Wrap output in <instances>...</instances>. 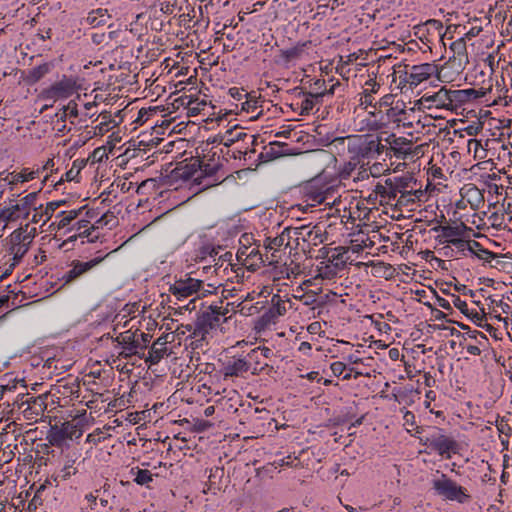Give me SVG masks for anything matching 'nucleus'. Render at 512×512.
Listing matches in <instances>:
<instances>
[{
	"mask_svg": "<svg viewBox=\"0 0 512 512\" xmlns=\"http://www.w3.org/2000/svg\"><path fill=\"white\" fill-rule=\"evenodd\" d=\"M432 230L438 233L436 241L440 244L453 245L454 241L465 234L467 227L462 223L458 226L439 225L434 227Z\"/></svg>",
	"mask_w": 512,
	"mask_h": 512,
	"instance_id": "nucleus-17",
	"label": "nucleus"
},
{
	"mask_svg": "<svg viewBox=\"0 0 512 512\" xmlns=\"http://www.w3.org/2000/svg\"><path fill=\"white\" fill-rule=\"evenodd\" d=\"M332 373L335 376H341L346 371V365L343 362L337 361L331 364L330 366Z\"/></svg>",
	"mask_w": 512,
	"mask_h": 512,
	"instance_id": "nucleus-59",
	"label": "nucleus"
},
{
	"mask_svg": "<svg viewBox=\"0 0 512 512\" xmlns=\"http://www.w3.org/2000/svg\"><path fill=\"white\" fill-rule=\"evenodd\" d=\"M201 287H203V281L186 276L170 285L169 292L178 300H183L197 294Z\"/></svg>",
	"mask_w": 512,
	"mask_h": 512,
	"instance_id": "nucleus-10",
	"label": "nucleus"
},
{
	"mask_svg": "<svg viewBox=\"0 0 512 512\" xmlns=\"http://www.w3.org/2000/svg\"><path fill=\"white\" fill-rule=\"evenodd\" d=\"M385 138H383L382 136H376L374 137V142L372 144V147H374V151H375V155L378 156L380 154H382L384 152V150L386 149V145H384L382 143V141L384 140Z\"/></svg>",
	"mask_w": 512,
	"mask_h": 512,
	"instance_id": "nucleus-57",
	"label": "nucleus"
},
{
	"mask_svg": "<svg viewBox=\"0 0 512 512\" xmlns=\"http://www.w3.org/2000/svg\"><path fill=\"white\" fill-rule=\"evenodd\" d=\"M289 229L288 234H290L296 246H300L301 242L317 246L324 241L322 230L318 226L302 225L299 227H289Z\"/></svg>",
	"mask_w": 512,
	"mask_h": 512,
	"instance_id": "nucleus-8",
	"label": "nucleus"
},
{
	"mask_svg": "<svg viewBox=\"0 0 512 512\" xmlns=\"http://www.w3.org/2000/svg\"><path fill=\"white\" fill-rule=\"evenodd\" d=\"M426 26L428 27V29H432L435 32H437L439 35H441L443 25H442V22H440L439 20H435V19L428 20L426 22Z\"/></svg>",
	"mask_w": 512,
	"mask_h": 512,
	"instance_id": "nucleus-62",
	"label": "nucleus"
},
{
	"mask_svg": "<svg viewBox=\"0 0 512 512\" xmlns=\"http://www.w3.org/2000/svg\"><path fill=\"white\" fill-rule=\"evenodd\" d=\"M222 323L221 313L217 312L216 305H209L206 309L200 311L195 321V328L192 333L196 341L192 342L194 347L205 340L210 330Z\"/></svg>",
	"mask_w": 512,
	"mask_h": 512,
	"instance_id": "nucleus-1",
	"label": "nucleus"
},
{
	"mask_svg": "<svg viewBox=\"0 0 512 512\" xmlns=\"http://www.w3.org/2000/svg\"><path fill=\"white\" fill-rule=\"evenodd\" d=\"M110 18L111 15L107 9L97 8L88 13V16L85 18V22L95 28L106 25Z\"/></svg>",
	"mask_w": 512,
	"mask_h": 512,
	"instance_id": "nucleus-26",
	"label": "nucleus"
},
{
	"mask_svg": "<svg viewBox=\"0 0 512 512\" xmlns=\"http://www.w3.org/2000/svg\"><path fill=\"white\" fill-rule=\"evenodd\" d=\"M153 474L147 469H137L135 472L134 481L138 485H146L149 487V483L153 480Z\"/></svg>",
	"mask_w": 512,
	"mask_h": 512,
	"instance_id": "nucleus-43",
	"label": "nucleus"
},
{
	"mask_svg": "<svg viewBox=\"0 0 512 512\" xmlns=\"http://www.w3.org/2000/svg\"><path fill=\"white\" fill-rule=\"evenodd\" d=\"M167 337L168 335L161 336L152 344L146 362H149L151 365L158 364L164 355L167 354Z\"/></svg>",
	"mask_w": 512,
	"mask_h": 512,
	"instance_id": "nucleus-22",
	"label": "nucleus"
},
{
	"mask_svg": "<svg viewBox=\"0 0 512 512\" xmlns=\"http://www.w3.org/2000/svg\"><path fill=\"white\" fill-rule=\"evenodd\" d=\"M273 308L271 309V312L277 315H283L286 312V304L284 301L280 299L279 296L275 295L272 298Z\"/></svg>",
	"mask_w": 512,
	"mask_h": 512,
	"instance_id": "nucleus-48",
	"label": "nucleus"
},
{
	"mask_svg": "<svg viewBox=\"0 0 512 512\" xmlns=\"http://www.w3.org/2000/svg\"><path fill=\"white\" fill-rule=\"evenodd\" d=\"M461 196L470 204L473 210H477L484 203L481 191L474 185H468L461 189Z\"/></svg>",
	"mask_w": 512,
	"mask_h": 512,
	"instance_id": "nucleus-24",
	"label": "nucleus"
},
{
	"mask_svg": "<svg viewBox=\"0 0 512 512\" xmlns=\"http://www.w3.org/2000/svg\"><path fill=\"white\" fill-rule=\"evenodd\" d=\"M75 463H76L75 460H71V461H68L67 464L64 466V468L62 470L64 478H68L77 473V467L75 466Z\"/></svg>",
	"mask_w": 512,
	"mask_h": 512,
	"instance_id": "nucleus-53",
	"label": "nucleus"
},
{
	"mask_svg": "<svg viewBox=\"0 0 512 512\" xmlns=\"http://www.w3.org/2000/svg\"><path fill=\"white\" fill-rule=\"evenodd\" d=\"M466 92H467V95L469 96L470 101L481 98L486 95V91L483 88H481L479 90H476L473 88L466 89Z\"/></svg>",
	"mask_w": 512,
	"mask_h": 512,
	"instance_id": "nucleus-61",
	"label": "nucleus"
},
{
	"mask_svg": "<svg viewBox=\"0 0 512 512\" xmlns=\"http://www.w3.org/2000/svg\"><path fill=\"white\" fill-rule=\"evenodd\" d=\"M451 98L454 105H457V103L470 101L466 90H451Z\"/></svg>",
	"mask_w": 512,
	"mask_h": 512,
	"instance_id": "nucleus-49",
	"label": "nucleus"
},
{
	"mask_svg": "<svg viewBox=\"0 0 512 512\" xmlns=\"http://www.w3.org/2000/svg\"><path fill=\"white\" fill-rule=\"evenodd\" d=\"M237 257L244 261V265L250 270H256L261 264L265 263L266 258L256 247H244L238 250Z\"/></svg>",
	"mask_w": 512,
	"mask_h": 512,
	"instance_id": "nucleus-18",
	"label": "nucleus"
},
{
	"mask_svg": "<svg viewBox=\"0 0 512 512\" xmlns=\"http://www.w3.org/2000/svg\"><path fill=\"white\" fill-rule=\"evenodd\" d=\"M230 306H232L231 303H227V305L225 307H222V306H217L216 305V310L217 312L221 313V320L222 322H227L228 318L227 317V314L230 312Z\"/></svg>",
	"mask_w": 512,
	"mask_h": 512,
	"instance_id": "nucleus-63",
	"label": "nucleus"
},
{
	"mask_svg": "<svg viewBox=\"0 0 512 512\" xmlns=\"http://www.w3.org/2000/svg\"><path fill=\"white\" fill-rule=\"evenodd\" d=\"M245 101L241 104V110L250 114V119H256L262 114L261 106L258 105V99L249 94L244 95Z\"/></svg>",
	"mask_w": 512,
	"mask_h": 512,
	"instance_id": "nucleus-32",
	"label": "nucleus"
},
{
	"mask_svg": "<svg viewBox=\"0 0 512 512\" xmlns=\"http://www.w3.org/2000/svg\"><path fill=\"white\" fill-rule=\"evenodd\" d=\"M76 81L69 77H63L50 87L43 89L39 97L43 100H51L55 102L58 99L70 97L76 90Z\"/></svg>",
	"mask_w": 512,
	"mask_h": 512,
	"instance_id": "nucleus-7",
	"label": "nucleus"
},
{
	"mask_svg": "<svg viewBox=\"0 0 512 512\" xmlns=\"http://www.w3.org/2000/svg\"><path fill=\"white\" fill-rule=\"evenodd\" d=\"M204 106H206L205 101L198 102L197 100H191L188 103V110L191 115H197L201 112V110L204 109Z\"/></svg>",
	"mask_w": 512,
	"mask_h": 512,
	"instance_id": "nucleus-50",
	"label": "nucleus"
},
{
	"mask_svg": "<svg viewBox=\"0 0 512 512\" xmlns=\"http://www.w3.org/2000/svg\"><path fill=\"white\" fill-rule=\"evenodd\" d=\"M81 210H71L68 212H61L58 216H61L62 218L58 222V229H62L66 226H68L74 219L77 218L78 214Z\"/></svg>",
	"mask_w": 512,
	"mask_h": 512,
	"instance_id": "nucleus-44",
	"label": "nucleus"
},
{
	"mask_svg": "<svg viewBox=\"0 0 512 512\" xmlns=\"http://www.w3.org/2000/svg\"><path fill=\"white\" fill-rule=\"evenodd\" d=\"M33 235L22 230H15L11 235L10 253L15 261H20L29 250Z\"/></svg>",
	"mask_w": 512,
	"mask_h": 512,
	"instance_id": "nucleus-14",
	"label": "nucleus"
},
{
	"mask_svg": "<svg viewBox=\"0 0 512 512\" xmlns=\"http://www.w3.org/2000/svg\"><path fill=\"white\" fill-rule=\"evenodd\" d=\"M112 252H109L105 256H99L95 257L87 262H81L78 260H75L72 262L71 266L72 268L67 271L63 277L62 280L64 281V284H69L85 274L86 272L90 271L92 268L99 265L107 256H109Z\"/></svg>",
	"mask_w": 512,
	"mask_h": 512,
	"instance_id": "nucleus-12",
	"label": "nucleus"
},
{
	"mask_svg": "<svg viewBox=\"0 0 512 512\" xmlns=\"http://www.w3.org/2000/svg\"><path fill=\"white\" fill-rule=\"evenodd\" d=\"M411 195L414 197L415 203H420L426 201L427 193L425 190H422L421 188H411Z\"/></svg>",
	"mask_w": 512,
	"mask_h": 512,
	"instance_id": "nucleus-54",
	"label": "nucleus"
},
{
	"mask_svg": "<svg viewBox=\"0 0 512 512\" xmlns=\"http://www.w3.org/2000/svg\"><path fill=\"white\" fill-rule=\"evenodd\" d=\"M51 67V64L43 63L37 67L31 68L28 70L24 80L27 84H35L50 72Z\"/></svg>",
	"mask_w": 512,
	"mask_h": 512,
	"instance_id": "nucleus-30",
	"label": "nucleus"
},
{
	"mask_svg": "<svg viewBox=\"0 0 512 512\" xmlns=\"http://www.w3.org/2000/svg\"><path fill=\"white\" fill-rule=\"evenodd\" d=\"M37 198V193L32 192L26 195L24 198L20 200L19 203L11 206V208L7 209L8 218L12 219L15 217H19L16 212L23 211L25 216H28V209L35 204V200Z\"/></svg>",
	"mask_w": 512,
	"mask_h": 512,
	"instance_id": "nucleus-25",
	"label": "nucleus"
},
{
	"mask_svg": "<svg viewBox=\"0 0 512 512\" xmlns=\"http://www.w3.org/2000/svg\"><path fill=\"white\" fill-rule=\"evenodd\" d=\"M313 99L310 93H303V99L299 102L291 104V108L294 110H299L300 115H308L310 111L314 108Z\"/></svg>",
	"mask_w": 512,
	"mask_h": 512,
	"instance_id": "nucleus-37",
	"label": "nucleus"
},
{
	"mask_svg": "<svg viewBox=\"0 0 512 512\" xmlns=\"http://www.w3.org/2000/svg\"><path fill=\"white\" fill-rule=\"evenodd\" d=\"M96 120H99V124L95 127L96 135H103L116 126L115 120L109 112H102Z\"/></svg>",
	"mask_w": 512,
	"mask_h": 512,
	"instance_id": "nucleus-35",
	"label": "nucleus"
},
{
	"mask_svg": "<svg viewBox=\"0 0 512 512\" xmlns=\"http://www.w3.org/2000/svg\"><path fill=\"white\" fill-rule=\"evenodd\" d=\"M437 70L436 65L431 63H424L420 65H414L411 67L410 71H406L405 73V81L410 84V86H417L421 82L427 80L431 77Z\"/></svg>",
	"mask_w": 512,
	"mask_h": 512,
	"instance_id": "nucleus-15",
	"label": "nucleus"
},
{
	"mask_svg": "<svg viewBox=\"0 0 512 512\" xmlns=\"http://www.w3.org/2000/svg\"><path fill=\"white\" fill-rule=\"evenodd\" d=\"M96 230V227L95 226H91L90 228H86L82 231H79L78 234H75L73 236H70L68 239H67V242H72V241H75L77 239V237H88V242H95L99 236L98 235H94L92 236V233L93 231Z\"/></svg>",
	"mask_w": 512,
	"mask_h": 512,
	"instance_id": "nucleus-46",
	"label": "nucleus"
},
{
	"mask_svg": "<svg viewBox=\"0 0 512 512\" xmlns=\"http://www.w3.org/2000/svg\"><path fill=\"white\" fill-rule=\"evenodd\" d=\"M18 385H20L21 388H25L23 380H17L16 378L12 377V375H5L0 382V398H2L6 392L15 391L18 388Z\"/></svg>",
	"mask_w": 512,
	"mask_h": 512,
	"instance_id": "nucleus-36",
	"label": "nucleus"
},
{
	"mask_svg": "<svg viewBox=\"0 0 512 512\" xmlns=\"http://www.w3.org/2000/svg\"><path fill=\"white\" fill-rule=\"evenodd\" d=\"M385 142L390 144V149L394 152L395 155L399 156L401 154H408L410 153V148L405 149L403 145H411V141L407 140L406 138L399 137L396 138L394 134L387 136L384 139Z\"/></svg>",
	"mask_w": 512,
	"mask_h": 512,
	"instance_id": "nucleus-31",
	"label": "nucleus"
},
{
	"mask_svg": "<svg viewBox=\"0 0 512 512\" xmlns=\"http://www.w3.org/2000/svg\"><path fill=\"white\" fill-rule=\"evenodd\" d=\"M432 485L436 493L446 500L456 501L460 504H464L469 502L471 499V496L469 495L466 488L458 485L445 474H442L439 478L434 479Z\"/></svg>",
	"mask_w": 512,
	"mask_h": 512,
	"instance_id": "nucleus-2",
	"label": "nucleus"
},
{
	"mask_svg": "<svg viewBox=\"0 0 512 512\" xmlns=\"http://www.w3.org/2000/svg\"><path fill=\"white\" fill-rule=\"evenodd\" d=\"M405 111L403 108H399L398 106H395V107H391L387 110L386 112V116H387V119H394V121H401L400 118H398V115L400 114H404Z\"/></svg>",
	"mask_w": 512,
	"mask_h": 512,
	"instance_id": "nucleus-56",
	"label": "nucleus"
},
{
	"mask_svg": "<svg viewBox=\"0 0 512 512\" xmlns=\"http://www.w3.org/2000/svg\"><path fill=\"white\" fill-rule=\"evenodd\" d=\"M425 445L446 459H450L452 454L458 453L460 448L453 436L447 435L439 429L426 437Z\"/></svg>",
	"mask_w": 512,
	"mask_h": 512,
	"instance_id": "nucleus-4",
	"label": "nucleus"
},
{
	"mask_svg": "<svg viewBox=\"0 0 512 512\" xmlns=\"http://www.w3.org/2000/svg\"><path fill=\"white\" fill-rule=\"evenodd\" d=\"M46 396H30L26 395L22 397L19 408L22 409V413L25 419L37 422L41 418L46 410Z\"/></svg>",
	"mask_w": 512,
	"mask_h": 512,
	"instance_id": "nucleus-9",
	"label": "nucleus"
},
{
	"mask_svg": "<svg viewBox=\"0 0 512 512\" xmlns=\"http://www.w3.org/2000/svg\"><path fill=\"white\" fill-rule=\"evenodd\" d=\"M299 464V461L297 458H291V456H288L286 458H283L280 460L279 465L280 466H291V467H297Z\"/></svg>",
	"mask_w": 512,
	"mask_h": 512,
	"instance_id": "nucleus-64",
	"label": "nucleus"
},
{
	"mask_svg": "<svg viewBox=\"0 0 512 512\" xmlns=\"http://www.w3.org/2000/svg\"><path fill=\"white\" fill-rule=\"evenodd\" d=\"M219 142L224 146H231L235 142L244 141L246 138L250 139L252 143L255 141L254 135H249L244 131V128L238 125L233 126L226 130L222 135L219 136Z\"/></svg>",
	"mask_w": 512,
	"mask_h": 512,
	"instance_id": "nucleus-20",
	"label": "nucleus"
},
{
	"mask_svg": "<svg viewBox=\"0 0 512 512\" xmlns=\"http://www.w3.org/2000/svg\"><path fill=\"white\" fill-rule=\"evenodd\" d=\"M65 203V201H54V202H49L47 205H46V208L45 210L40 214V216H46V219L44 222H46L47 220H49L53 213L61 206Z\"/></svg>",
	"mask_w": 512,
	"mask_h": 512,
	"instance_id": "nucleus-47",
	"label": "nucleus"
},
{
	"mask_svg": "<svg viewBox=\"0 0 512 512\" xmlns=\"http://www.w3.org/2000/svg\"><path fill=\"white\" fill-rule=\"evenodd\" d=\"M249 370L248 361L246 355L233 357L229 361L223 370L224 377H243Z\"/></svg>",
	"mask_w": 512,
	"mask_h": 512,
	"instance_id": "nucleus-19",
	"label": "nucleus"
},
{
	"mask_svg": "<svg viewBox=\"0 0 512 512\" xmlns=\"http://www.w3.org/2000/svg\"><path fill=\"white\" fill-rule=\"evenodd\" d=\"M86 166V160L76 159L72 163V167L65 173L66 181H74L77 179L80 171Z\"/></svg>",
	"mask_w": 512,
	"mask_h": 512,
	"instance_id": "nucleus-40",
	"label": "nucleus"
},
{
	"mask_svg": "<svg viewBox=\"0 0 512 512\" xmlns=\"http://www.w3.org/2000/svg\"><path fill=\"white\" fill-rule=\"evenodd\" d=\"M316 272L317 274L314 279L331 280L337 276L339 270L331 266V264L321 262V264L317 266Z\"/></svg>",
	"mask_w": 512,
	"mask_h": 512,
	"instance_id": "nucleus-38",
	"label": "nucleus"
},
{
	"mask_svg": "<svg viewBox=\"0 0 512 512\" xmlns=\"http://www.w3.org/2000/svg\"><path fill=\"white\" fill-rule=\"evenodd\" d=\"M453 305L459 309L462 313L467 314L468 312V305L466 301L462 300L459 296L453 295Z\"/></svg>",
	"mask_w": 512,
	"mask_h": 512,
	"instance_id": "nucleus-60",
	"label": "nucleus"
},
{
	"mask_svg": "<svg viewBox=\"0 0 512 512\" xmlns=\"http://www.w3.org/2000/svg\"><path fill=\"white\" fill-rule=\"evenodd\" d=\"M478 258L489 262L492 258H494V254L487 249L480 247H474V252Z\"/></svg>",
	"mask_w": 512,
	"mask_h": 512,
	"instance_id": "nucleus-52",
	"label": "nucleus"
},
{
	"mask_svg": "<svg viewBox=\"0 0 512 512\" xmlns=\"http://www.w3.org/2000/svg\"><path fill=\"white\" fill-rule=\"evenodd\" d=\"M295 297L299 298L306 306L313 305L317 302V296L314 292H306L299 296L296 295Z\"/></svg>",
	"mask_w": 512,
	"mask_h": 512,
	"instance_id": "nucleus-51",
	"label": "nucleus"
},
{
	"mask_svg": "<svg viewBox=\"0 0 512 512\" xmlns=\"http://www.w3.org/2000/svg\"><path fill=\"white\" fill-rule=\"evenodd\" d=\"M176 0H152L149 5V13L154 18L160 15H171L176 7Z\"/></svg>",
	"mask_w": 512,
	"mask_h": 512,
	"instance_id": "nucleus-23",
	"label": "nucleus"
},
{
	"mask_svg": "<svg viewBox=\"0 0 512 512\" xmlns=\"http://www.w3.org/2000/svg\"><path fill=\"white\" fill-rule=\"evenodd\" d=\"M62 110L69 114L70 118H76L79 115L77 103L74 100L69 101V103L63 106Z\"/></svg>",
	"mask_w": 512,
	"mask_h": 512,
	"instance_id": "nucleus-55",
	"label": "nucleus"
},
{
	"mask_svg": "<svg viewBox=\"0 0 512 512\" xmlns=\"http://www.w3.org/2000/svg\"><path fill=\"white\" fill-rule=\"evenodd\" d=\"M393 186V181L391 179H386L384 184L378 183L375 186L374 192L381 196V198L385 199L387 203L392 200H396L398 196V191L395 190Z\"/></svg>",
	"mask_w": 512,
	"mask_h": 512,
	"instance_id": "nucleus-29",
	"label": "nucleus"
},
{
	"mask_svg": "<svg viewBox=\"0 0 512 512\" xmlns=\"http://www.w3.org/2000/svg\"><path fill=\"white\" fill-rule=\"evenodd\" d=\"M339 142L341 144L347 143L350 151L356 152L362 158L376 157L374 147V136L372 135H349L347 137L336 138L333 143Z\"/></svg>",
	"mask_w": 512,
	"mask_h": 512,
	"instance_id": "nucleus-6",
	"label": "nucleus"
},
{
	"mask_svg": "<svg viewBox=\"0 0 512 512\" xmlns=\"http://www.w3.org/2000/svg\"><path fill=\"white\" fill-rule=\"evenodd\" d=\"M415 204L414 197L411 195L410 190H403L401 195L397 196L396 206L400 208H409L410 210H413L412 206Z\"/></svg>",
	"mask_w": 512,
	"mask_h": 512,
	"instance_id": "nucleus-42",
	"label": "nucleus"
},
{
	"mask_svg": "<svg viewBox=\"0 0 512 512\" xmlns=\"http://www.w3.org/2000/svg\"><path fill=\"white\" fill-rule=\"evenodd\" d=\"M453 246L460 252H464L465 250L474 252V247H480V243L477 241H466L462 239V237H459L454 241Z\"/></svg>",
	"mask_w": 512,
	"mask_h": 512,
	"instance_id": "nucleus-45",
	"label": "nucleus"
},
{
	"mask_svg": "<svg viewBox=\"0 0 512 512\" xmlns=\"http://www.w3.org/2000/svg\"><path fill=\"white\" fill-rule=\"evenodd\" d=\"M347 253L346 248L337 247L327 252L326 254V263L331 264V266L335 267L337 270H342L346 265V260L344 258Z\"/></svg>",
	"mask_w": 512,
	"mask_h": 512,
	"instance_id": "nucleus-27",
	"label": "nucleus"
},
{
	"mask_svg": "<svg viewBox=\"0 0 512 512\" xmlns=\"http://www.w3.org/2000/svg\"><path fill=\"white\" fill-rule=\"evenodd\" d=\"M380 85L375 79H369L365 82L362 97L360 99L361 105L373 106L374 97L373 94L377 93Z\"/></svg>",
	"mask_w": 512,
	"mask_h": 512,
	"instance_id": "nucleus-33",
	"label": "nucleus"
},
{
	"mask_svg": "<svg viewBox=\"0 0 512 512\" xmlns=\"http://www.w3.org/2000/svg\"><path fill=\"white\" fill-rule=\"evenodd\" d=\"M311 44V41H304L297 43L291 48L280 50L279 54L276 56L275 63L287 66L288 64L301 59L307 54Z\"/></svg>",
	"mask_w": 512,
	"mask_h": 512,
	"instance_id": "nucleus-13",
	"label": "nucleus"
},
{
	"mask_svg": "<svg viewBox=\"0 0 512 512\" xmlns=\"http://www.w3.org/2000/svg\"><path fill=\"white\" fill-rule=\"evenodd\" d=\"M151 339V335L147 333H140L126 331L120 333L115 341L123 347V350L119 353V357L129 358L138 353V349H143L146 347V343H148Z\"/></svg>",
	"mask_w": 512,
	"mask_h": 512,
	"instance_id": "nucleus-5",
	"label": "nucleus"
},
{
	"mask_svg": "<svg viewBox=\"0 0 512 512\" xmlns=\"http://www.w3.org/2000/svg\"><path fill=\"white\" fill-rule=\"evenodd\" d=\"M426 100L433 102L436 107L449 108L454 106L451 98V90H446L444 88L440 89L437 93Z\"/></svg>",
	"mask_w": 512,
	"mask_h": 512,
	"instance_id": "nucleus-34",
	"label": "nucleus"
},
{
	"mask_svg": "<svg viewBox=\"0 0 512 512\" xmlns=\"http://www.w3.org/2000/svg\"><path fill=\"white\" fill-rule=\"evenodd\" d=\"M86 415V411H83L82 415H78L74 417L70 421H66L62 424V434L67 437V439L73 440L78 439L83 434V416Z\"/></svg>",
	"mask_w": 512,
	"mask_h": 512,
	"instance_id": "nucleus-21",
	"label": "nucleus"
},
{
	"mask_svg": "<svg viewBox=\"0 0 512 512\" xmlns=\"http://www.w3.org/2000/svg\"><path fill=\"white\" fill-rule=\"evenodd\" d=\"M453 56L449 58V61L441 68V72L445 71L449 67L456 68L459 72L464 69L468 63L466 42L463 38L454 41L450 46Z\"/></svg>",
	"mask_w": 512,
	"mask_h": 512,
	"instance_id": "nucleus-11",
	"label": "nucleus"
},
{
	"mask_svg": "<svg viewBox=\"0 0 512 512\" xmlns=\"http://www.w3.org/2000/svg\"><path fill=\"white\" fill-rule=\"evenodd\" d=\"M40 173V169L29 170L28 168L22 169L21 172L12 175V183L26 182L34 179Z\"/></svg>",
	"mask_w": 512,
	"mask_h": 512,
	"instance_id": "nucleus-41",
	"label": "nucleus"
},
{
	"mask_svg": "<svg viewBox=\"0 0 512 512\" xmlns=\"http://www.w3.org/2000/svg\"><path fill=\"white\" fill-rule=\"evenodd\" d=\"M224 477V469L222 467H213L210 469L208 476V489L220 490L222 478Z\"/></svg>",
	"mask_w": 512,
	"mask_h": 512,
	"instance_id": "nucleus-39",
	"label": "nucleus"
},
{
	"mask_svg": "<svg viewBox=\"0 0 512 512\" xmlns=\"http://www.w3.org/2000/svg\"><path fill=\"white\" fill-rule=\"evenodd\" d=\"M214 174V168L210 165H203L198 158H192L188 164H179L172 170L171 175L175 179L193 180L197 184H201V178L204 175Z\"/></svg>",
	"mask_w": 512,
	"mask_h": 512,
	"instance_id": "nucleus-3",
	"label": "nucleus"
},
{
	"mask_svg": "<svg viewBox=\"0 0 512 512\" xmlns=\"http://www.w3.org/2000/svg\"><path fill=\"white\" fill-rule=\"evenodd\" d=\"M246 358L249 365V370L253 375H258L262 372L266 367H268V363L264 362L261 352L258 350L252 349L249 353L246 354Z\"/></svg>",
	"mask_w": 512,
	"mask_h": 512,
	"instance_id": "nucleus-28",
	"label": "nucleus"
},
{
	"mask_svg": "<svg viewBox=\"0 0 512 512\" xmlns=\"http://www.w3.org/2000/svg\"><path fill=\"white\" fill-rule=\"evenodd\" d=\"M289 230V227H287L280 235L274 238L268 237L265 239L264 247L267 251H271V257L265 254L266 260L269 264L278 262L276 253L282 246H290V241L292 238L290 237V234H288Z\"/></svg>",
	"mask_w": 512,
	"mask_h": 512,
	"instance_id": "nucleus-16",
	"label": "nucleus"
},
{
	"mask_svg": "<svg viewBox=\"0 0 512 512\" xmlns=\"http://www.w3.org/2000/svg\"><path fill=\"white\" fill-rule=\"evenodd\" d=\"M65 439H67V437L64 436V434H62V428H60L58 431L54 432L51 435L50 443L52 445L60 446V445H62V443Z\"/></svg>",
	"mask_w": 512,
	"mask_h": 512,
	"instance_id": "nucleus-58",
	"label": "nucleus"
}]
</instances>
